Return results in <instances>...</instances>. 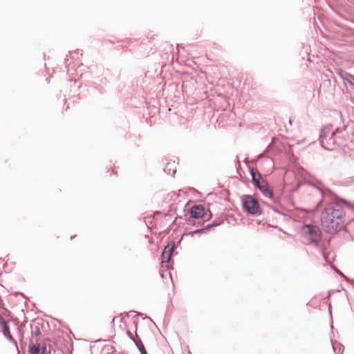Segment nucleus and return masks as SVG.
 Here are the masks:
<instances>
[{
    "instance_id": "nucleus-3",
    "label": "nucleus",
    "mask_w": 354,
    "mask_h": 354,
    "mask_svg": "<svg viewBox=\"0 0 354 354\" xmlns=\"http://www.w3.org/2000/svg\"><path fill=\"white\" fill-rule=\"evenodd\" d=\"M174 249V245H167L164 248V250L162 253V261H161V268L164 270H167L169 268V263L171 259L172 252Z\"/></svg>"
},
{
    "instance_id": "nucleus-11",
    "label": "nucleus",
    "mask_w": 354,
    "mask_h": 354,
    "mask_svg": "<svg viewBox=\"0 0 354 354\" xmlns=\"http://www.w3.org/2000/svg\"><path fill=\"white\" fill-rule=\"evenodd\" d=\"M304 231L306 232H308L309 234H313V233H315V236L317 237V231H315V227H310V226H306L304 227Z\"/></svg>"
},
{
    "instance_id": "nucleus-2",
    "label": "nucleus",
    "mask_w": 354,
    "mask_h": 354,
    "mask_svg": "<svg viewBox=\"0 0 354 354\" xmlns=\"http://www.w3.org/2000/svg\"><path fill=\"white\" fill-rule=\"evenodd\" d=\"M243 209L251 214H257L260 212V206L258 201L250 195H245L241 198Z\"/></svg>"
},
{
    "instance_id": "nucleus-5",
    "label": "nucleus",
    "mask_w": 354,
    "mask_h": 354,
    "mask_svg": "<svg viewBox=\"0 0 354 354\" xmlns=\"http://www.w3.org/2000/svg\"><path fill=\"white\" fill-rule=\"evenodd\" d=\"M41 349L40 344L37 341L34 342L33 339H30L28 345V351L30 354H39Z\"/></svg>"
},
{
    "instance_id": "nucleus-7",
    "label": "nucleus",
    "mask_w": 354,
    "mask_h": 354,
    "mask_svg": "<svg viewBox=\"0 0 354 354\" xmlns=\"http://www.w3.org/2000/svg\"><path fill=\"white\" fill-rule=\"evenodd\" d=\"M330 131H331V129L330 127H325L322 129L321 135H320L321 142L322 144L324 142V140L326 138V133H329Z\"/></svg>"
},
{
    "instance_id": "nucleus-10",
    "label": "nucleus",
    "mask_w": 354,
    "mask_h": 354,
    "mask_svg": "<svg viewBox=\"0 0 354 354\" xmlns=\"http://www.w3.org/2000/svg\"><path fill=\"white\" fill-rule=\"evenodd\" d=\"M265 196L268 198H272V191L268 188V187H266L263 189L261 190Z\"/></svg>"
},
{
    "instance_id": "nucleus-6",
    "label": "nucleus",
    "mask_w": 354,
    "mask_h": 354,
    "mask_svg": "<svg viewBox=\"0 0 354 354\" xmlns=\"http://www.w3.org/2000/svg\"><path fill=\"white\" fill-rule=\"evenodd\" d=\"M0 326L1 327V329H2V331L4 334V335L7 337H11L9 326H8L7 322L5 320V319L1 315H0Z\"/></svg>"
},
{
    "instance_id": "nucleus-8",
    "label": "nucleus",
    "mask_w": 354,
    "mask_h": 354,
    "mask_svg": "<svg viewBox=\"0 0 354 354\" xmlns=\"http://www.w3.org/2000/svg\"><path fill=\"white\" fill-rule=\"evenodd\" d=\"M251 176L252 177V181L254 182V184L256 183V182H258L262 178L260 173L258 171H255L254 169L251 170Z\"/></svg>"
},
{
    "instance_id": "nucleus-4",
    "label": "nucleus",
    "mask_w": 354,
    "mask_h": 354,
    "mask_svg": "<svg viewBox=\"0 0 354 354\" xmlns=\"http://www.w3.org/2000/svg\"><path fill=\"white\" fill-rule=\"evenodd\" d=\"M205 215V209L202 205H195L191 209V216L195 218H203Z\"/></svg>"
},
{
    "instance_id": "nucleus-9",
    "label": "nucleus",
    "mask_w": 354,
    "mask_h": 354,
    "mask_svg": "<svg viewBox=\"0 0 354 354\" xmlns=\"http://www.w3.org/2000/svg\"><path fill=\"white\" fill-rule=\"evenodd\" d=\"M254 185H257L260 190H262L266 187H268L267 183L262 178L258 182H256Z\"/></svg>"
},
{
    "instance_id": "nucleus-12",
    "label": "nucleus",
    "mask_w": 354,
    "mask_h": 354,
    "mask_svg": "<svg viewBox=\"0 0 354 354\" xmlns=\"http://www.w3.org/2000/svg\"><path fill=\"white\" fill-rule=\"evenodd\" d=\"M136 345L142 354H147V351L145 348V346L141 342H136Z\"/></svg>"
},
{
    "instance_id": "nucleus-1",
    "label": "nucleus",
    "mask_w": 354,
    "mask_h": 354,
    "mask_svg": "<svg viewBox=\"0 0 354 354\" xmlns=\"http://www.w3.org/2000/svg\"><path fill=\"white\" fill-rule=\"evenodd\" d=\"M344 216V209L339 204L329 203L322 213V225L327 232L334 234L343 227Z\"/></svg>"
}]
</instances>
